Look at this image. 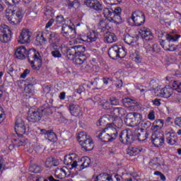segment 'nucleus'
<instances>
[{"label": "nucleus", "instance_id": "nucleus-52", "mask_svg": "<svg viewBox=\"0 0 181 181\" xmlns=\"http://www.w3.org/2000/svg\"><path fill=\"white\" fill-rule=\"evenodd\" d=\"M164 19L169 22H173V21H175V14H173V13H166L164 15Z\"/></svg>", "mask_w": 181, "mask_h": 181}, {"label": "nucleus", "instance_id": "nucleus-20", "mask_svg": "<svg viewBox=\"0 0 181 181\" xmlns=\"http://www.w3.org/2000/svg\"><path fill=\"white\" fill-rule=\"evenodd\" d=\"M91 181H113L112 177L105 173H100L96 177H93Z\"/></svg>", "mask_w": 181, "mask_h": 181}, {"label": "nucleus", "instance_id": "nucleus-43", "mask_svg": "<svg viewBox=\"0 0 181 181\" xmlns=\"http://www.w3.org/2000/svg\"><path fill=\"white\" fill-rule=\"evenodd\" d=\"M112 124L116 128H122L124 125V122L121 117H113Z\"/></svg>", "mask_w": 181, "mask_h": 181}, {"label": "nucleus", "instance_id": "nucleus-60", "mask_svg": "<svg viewBox=\"0 0 181 181\" xmlns=\"http://www.w3.org/2000/svg\"><path fill=\"white\" fill-rule=\"evenodd\" d=\"M45 168H53V161L52 158H48L45 161Z\"/></svg>", "mask_w": 181, "mask_h": 181}, {"label": "nucleus", "instance_id": "nucleus-11", "mask_svg": "<svg viewBox=\"0 0 181 181\" xmlns=\"http://www.w3.org/2000/svg\"><path fill=\"white\" fill-rule=\"evenodd\" d=\"M12 31H11V28L6 25L0 27V42L1 43H8L9 40H11V37H12Z\"/></svg>", "mask_w": 181, "mask_h": 181}, {"label": "nucleus", "instance_id": "nucleus-9", "mask_svg": "<svg viewBox=\"0 0 181 181\" xmlns=\"http://www.w3.org/2000/svg\"><path fill=\"white\" fill-rule=\"evenodd\" d=\"M50 49L52 50L51 54L54 59H61L62 54H66V47L58 45L57 42H54L50 44Z\"/></svg>", "mask_w": 181, "mask_h": 181}, {"label": "nucleus", "instance_id": "nucleus-12", "mask_svg": "<svg viewBox=\"0 0 181 181\" xmlns=\"http://www.w3.org/2000/svg\"><path fill=\"white\" fill-rule=\"evenodd\" d=\"M42 42H47V39L49 42V43H57V42H59V35L57 33L52 32V31H45L42 33Z\"/></svg>", "mask_w": 181, "mask_h": 181}, {"label": "nucleus", "instance_id": "nucleus-26", "mask_svg": "<svg viewBox=\"0 0 181 181\" xmlns=\"http://www.w3.org/2000/svg\"><path fill=\"white\" fill-rule=\"evenodd\" d=\"M67 172H69L67 167L57 168L55 170V177L57 179H64V177L67 175Z\"/></svg>", "mask_w": 181, "mask_h": 181}, {"label": "nucleus", "instance_id": "nucleus-51", "mask_svg": "<svg viewBox=\"0 0 181 181\" xmlns=\"http://www.w3.org/2000/svg\"><path fill=\"white\" fill-rule=\"evenodd\" d=\"M106 121H107V117L105 116L101 117L97 122V126L105 127V125H107Z\"/></svg>", "mask_w": 181, "mask_h": 181}, {"label": "nucleus", "instance_id": "nucleus-24", "mask_svg": "<svg viewBox=\"0 0 181 181\" xmlns=\"http://www.w3.org/2000/svg\"><path fill=\"white\" fill-rule=\"evenodd\" d=\"M66 49L65 54L66 55L67 59H69V60H74V59L78 56L74 46L70 47L69 48L66 47Z\"/></svg>", "mask_w": 181, "mask_h": 181}, {"label": "nucleus", "instance_id": "nucleus-46", "mask_svg": "<svg viewBox=\"0 0 181 181\" xmlns=\"http://www.w3.org/2000/svg\"><path fill=\"white\" fill-rule=\"evenodd\" d=\"M92 101L94 103V104H103L104 101V98L100 95H96L93 98H91Z\"/></svg>", "mask_w": 181, "mask_h": 181}, {"label": "nucleus", "instance_id": "nucleus-63", "mask_svg": "<svg viewBox=\"0 0 181 181\" xmlns=\"http://www.w3.org/2000/svg\"><path fill=\"white\" fill-rule=\"evenodd\" d=\"M110 101L112 105H118V104H119V100H118V99L115 97L110 98Z\"/></svg>", "mask_w": 181, "mask_h": 181}, {"label": "nucleus", "instance_id": "nucleus-8", "mask_svg": "<svg viewBox=\"0 0 181 181\" xmlns=\"http://www.w3.org/2000/svg\"><path fill=\"white\" fill-rule=\"evenodd\" d=\"M23 15H25L23 8L18 7L17 9L12 11V14L8 18V21L10 23L13 25H19L20 22H22V19H23Z\"/></svg>", "mask_w": 181, "mask_h": 181}, {"label": "nucleus", "instance_id": "nucleus-42", "mask_svg": "<svg viewBox=\"0 0 181 181\" xmlns=\"http://www.w3.org/2000/svg\"><path fill=\"white\" fill-rule=\"evenodd\" d=\"M45 138L50 142H57V136L52 130H49Z\"/></svg>", "mask_w": 181, "mask_h": 181}, {"label": "nucleus", "instance_id": "nucleus-53", "mask_svg": "<svg viewBox=\"0 0 181 181\" xmlns=\"http://www.w3.org/2000/svg\"><path fill=\"white\" fill-rule=\"evenodd\" d=\"M42 43H44L43 37H42V34H38L36 35L35 44L36 45V46H42Z\"/></svg>", "mask_w": 181, "mask_h": 181}, {"label": "nucleus", "instance_id": "nucleus-29", "mask_svg": "<svg viewBox=\"0 0 181 181\" xmlns=\"http://www.w3.org/2000/svg\"><path fill=\"white\" fill-rule=\"evenodd\" d=\"M104 42L107 43H114V42H117V36L114 33L107 32L103 35Z\"/></svg>", "mask_w": 181, "mask_h": 181}, {"label": "nucleus", "instance_id": "nucleus-28", "mask_svg": "<svg viewBox=\"0 0 181 181\" xmlns=\"http://www.w3.org/2000/svg\"><path fill=\"white\" fill-rule=\"evenodd\" d=\"M124 122L128 127H135V125H138V123L135 122V117H134V115L132 112L126 115Z\"/></svg>", "mask_w": 181, "mask_h": 181}, {"label": "nucleus", "instance_id": "nucleus-31", "mask_svg": "<svg viewBox=\"0 0 181 181\" xmlns=\"http://www.w3.org/2000/svg\"><path fill=\"white\" fill-rule=\"evenodd\" d=\"M98 36H100V34L95 30H93L87 35L86 40L81 39V40L83 42H88V43H93V42H95V40L98 39Z\"/></svg>", "mask_w": 181, "mask_h": 181}, {"label": "nucleus", "instance_id": "nucleus-36", "mask_svg": "<svg viewBox=\"0 0 181 181\" xmlns=\"http://www.w3.org/2000/svg\"><path fill=\"white\" fill-rule=\"evenodd\" d=\"M141 151L142 148L141 147H130L127 151V153L130 156H136Z\"/></svg>", "mask_w": 181, "mask_h": 181}, {"label": "nucleus", "instance_id": "nucleus-54", "mask_svg": "<svg viewBox=\"0 0 181 181\" xmlns=\"http://www.w3.org/2000/svg\"><path fill=\"white\" fill-rule=\"evenodd\" d=\"M45 16L50 18V16H53V8L50 6H47L45 12Z\"/></svg>", "mask_w": 181, "mask_h": 181}, {"label": "nucleus", "instance_id": "nucleus-18", "mask_svg": "<svg viewBox=\"0 0 181 181\" xmlns=\"http://www.w3.org/2000/svg\"><path fill=\"white\" fill-rule=\"evenodd\" d=\"M127 115V110L123 107H114L110 111V117L122 118V117H125Z\"/></svg>", "mask_w": 181, "mask_h": 181}, {"label": "nucleus", "instance_id": "nucleus-3", "mask_svg": "<svg viewBox=\"0 0 181 181\" xmlns=\"http://www.w3.org/2000/svg\"><path fill=\"white\" fill-rule=\"evenodd\" d=\"M25 56H27L29 63L31 64L33 70H40L42 67V58L40 54L35 49H27Z\"/></svg>", "mask_w": 181, "mask_h": 181}, {"label": "nucleus", "instance_id": "nucleus-30", "mask_svg": "<svg viewBox=\"0 0 181 181\" xmlns=\"http://www.w3.org/2000/svg\"><path fill=\"white\" fill-rule=\"evenodd\" d=\"M177 141L179 139L177 138V134L176 132H170V136L167 138L166 142L168 145H177Z\"/></svg>", "mask_w": 181, "mask_h": 181}, {"label": "nucleus", "instance_id": "nucleus-34", "mask_svg": "<svg viewBox=\"0 0 181 181\" xmlns=\"http://www.w3.org/2000/svg\"><path fill=\"white\" fill-rule=\"evenodd\" d=\"M160 94L164 98H169L173 94V89L172 88H163L160 90Z\"/></svg>", "mask_w": 181, "mask_h": 181}, {"label": "nucleus", "instance_id": "nucleus-44", "mask_svg": "<svg viewBox=\"0 0 181 181\" xmlns=\"http://www.w3.org/2000/svg\"><path fill=\"white\" fill-rule=\"evenodd\" d=\"M75 50L76 52V54L78 55H84V52H86V47L83 45H76L74 46Z\"/></svg>", "mask_w": 181, "mask_h": 181}, {"label": "nucleus", "instance_id": "nucleus-7", "mask_svg": "<svg viewBox=\"0 0 181 181\" xmlns=\"http://www.w3.org/2000/svg\"><path fill=\"white\" fill-rule=\"evenodd\" d=\"M119 141L124 145H131L135 141V135L134 132L130 129H124L121 132L119 135Z\"/></svg>", "mask_w": 181, "mask_h": 181}, {"label": "nucleus", "instance_id": "nucleus-19", "mask_svg": "<svg viewBox=\"0 0 181 181\" xmlns=\"http://www.w3.org/2000/svg\"><path fill=\"white\" fill-rule=\"evenodd\" d=\"M26 47L25 46H20L15 50L14 56L18 60H25L26 59Z\"/></svg>", "mask_w": 181, "mask_h": 181}, {"label": "nucleus", "instance_id": "nucleus-61", "mask_svg": "<svg viewBox=\"0 0 181 181\" xmlns=\"http://www.w3.org/2000/svg\"><path fill=\"white\" fill-rule=\"evenodd\" d=\"M42 112V115H50L52 114V109L50 107H45L44 109H41Z\"/></svg>", "mask_w": 181, "mask_h": 181}, {"label": "nucleus", "instance_id": "nucleus-23", "mask_svg": "<svg viewBox=\"0 0 181 181\" xmlns=\"http://www.w3.org/2000/svg\"><path fill=\"white\" fill-rule=\"evenodd\" d=\"M123 104L125 107L130 108L131 110H135L138 107V102L135 100H132L129 98L123 99Z\"/></svg>", "mask_w": 181, "mask_h": 181}, {"label": "nucleus", "instance_id": "nucleus-41", "mask_svg": "<svg viewBox=\"0 0 181 181\" xmlns=\"http://www.w3.org/2000/svg\"><path fill=\"white\" fill-rule=\"evenodd\" d=\"M29 172H31V173H40L42 172V167L36 164H32L29 167Z\"/></svg>", "mask_w": 181, "mask_h": 181}, {"label": "nucleus", "instance_id": "nucleus-21", "mask_svg": "<svg viewBox=\"0 0 181 181\" xmlns=\"http://www.w3.org/2000/svg\"><path fill=\"white\" fill-rule=\"evenodd\" d=\"M123 104L125 107L130 108L131 110H135L138 107V102L135 100H132L129 98L123 99Z\"/></svg>", "mask_w": 181, "mask_h": 181}, {"label": "nucleus", "instance_id": "nucleus-38", "mask_svg": "<svg viewBox=\"0 0 181 181\" xmlns=\"http://www.w3.org/2000/svg\"><path fill=\"white\" fill-rule=\"evenodd\" d=\"M179 37H180V35L172 33L166 34L165 35L166 40H168L169 43L170 42H177Z\"/></svg>", "mask_w": 181, "mask_h": 181}, {"label": "nucleus", "instance_id": "nucleus-10", "mask_svg": "<svg viewBox=\"0 0 181 181\" xmlns=\"http://www.w3.org/2000/svg\"><path fill=\"white\" fill-rule=\"evenodd\" d=\"M61 33L66 39H75L77 36L76 28L69 25H62Z\"/></svg>", "mask_w": 181, "mask_h": 181}, {"label": "nucleus", "instance_id": "nucleus-33", "mask_svg": "<svg viewBox=\"0 0 181 181\" xmlns=\"http://www.w3.org/2000/svg\"><path fill=\"white\" fill-rule=\"evenodd\" d=\"M160 45L164 49V50L168 51V52H175L176 49H177V46L173 45V44H166L165 40H162L160 42Z\"/></svg>", "mask_w": 181, "mask_h": 181}, {"label": "nucleus", "instance_id": "nucleus-5", "mask_svg": "<svg viewBox=\"0 0 181 181\" xmlns=\"http://www.w3.org/2000/svg\"><path fill=\"white\" fill-rule=\"evenodd\" d=\"M78 139L79 140L80 145L83 151L88 152L93 151L94 148V142L92 138L87 137V134L84 132H81L78 136Z\"/></svg>", "mask_w": 181, "mask_h": 181}, {"label": "nucleus", "instance_id": "nucleus-15", "mask_svg": "<svg viewBox=\"0 0 181 181\" xmlns=\"http://www.w3.org/2000/svg\"><path fill=\"white\" fill-rule=\"evenodd\" d=\"M139 34L141 36L144 40H146V42L153 40V35L152 34L151 29L146 27L141 28L139 31Z\"/></svg>", "mask_w": 181, "mask_h": 181}, {"label": "nucleus", "instance_id": "nucleus-49", "mask_svg": "<svg viewBox=\"0 0 181 181\" xmlns=\"http://www.w3.org/2000/svg\"><path fill=\"white\" fill-rule=\"evenodd\" d=\"M134 118V122L138 124H141V121L142 120V115L138 112H131Z\"/></svg>", "mask_w": 181, "mask_h": 181}, {"label": "nucleus", "instance_id": "nucleus-45", "mask_svg": "<svg viewBox=\"0 0 181 181\" xmlns=\"http://www.w3.org/2000/svg\"><path fill=\"white\" fill-rule=\"evenodd\" d=\"M67 5L69 9L71 8H78L80 3L78 0H68Z\"/></svg>", "mask_w": 181, "mask_h": 181}, {"label": "nucleus", "instance_id": "nucleus-2", "mask_svg": "<svg viewBox=\"0 0 181 181\" xmlns=\"http://www.w3.org/2000/svg\"><path fill=\"white\" fill-rule=\"evenodd\" d=\"M121 12L122 9L120 7L105 8L103 9V15L109 22H114L115 23H121L122 18L121 17Z\"/></svg>", "mask_w": 181, "mask_h": 181}, {"label": "nucleus", "instance_id": "nucleus-50", "mask_svg": "<svg viewBox=\"0 0 181 181\" xmlns=\"http://www.w3.org/2000/svg\"><path fill=\"white\" fill-rule=\"evenodd\" d=\"M123 40L127 45H132V43H134V37L129 35V34H126L124 35V37Z\"/></svg>", "mask_w": 181, "mask_h": 181}, {"label": "nucleus", "instance_id": "nucleus-13", "mask_svg": "<svg viewBox=\"0 0 181 181\" xmlns=\"http://www.w3.org/2000/svg\"><path fill=\"white\" fill-rule=\"evenodd\" d=\"M42 117H43L42 110L38 109L35 110H29L27 119L29 121V122H38V121H40Z\"/></svg>", "mask_w": 181, "mask_h": 181}, {"label": "nucleus", "instance_id": "nucleus-27", "mask_svg": "<svg viewBox=\"0 0 181 181\" xmlns=\"http://www.w3.org/2000/svg\"><path fill=\"white\" fill-rule=\"evenodd\" d=\"M69 111L71 115H74V117H80V115H81V108L78 106V105H69Z\"/></svg>", "mask_w": 181, "mask_h": 181}, {"label": "nucleus", "instance_id": "nucleus-39", "mask_svg": "<svg viewBox=\"0 0 181 181\" xmlns=\"http://www.w3.org/2000/svg\"><path fill=\"white\" fill-rule=\"evenodd\" d=\"M81 162H83V163L79 165L81 168V169H85V168H88V166H90V165L91 164V160L90 159V158L87 156L83 157L81 158Z\"/></svg>", "mask_w": 181, "mask_h": 181}, {"label": "nucleus", "instance_id": "nucleus-6", "mask_svg": "<svg viewBox=\"0 0 181 181\" xmlns=\"http://www.w3.org/2000/svg\"><path fill=\"white\" fill-rule=\"evenodd\" d=\"M127 22L130 26H141L145 23V14L141 11H135L127 19Z\"/></svg>", "mask_w": 181, "mask_h": 181}, {"label": "nucleus", "instance_id": "nucleus-32", "mask_svg": "<svg viewBox=\"0 0 181 181\" xmlns=\"http://www.w3.org/2000/svg\"><path fill=\"white\" fill-rule=\"evenodd\" d=\"M148 136H149V133L148 132V131L142 128L138 129V133L136 134V136L139 141H146V139H148Z\"/></svg>", "mask_w": 181, "mask_h": 181}, {"label": "nucleus", "instance_id": "nucleus-55", "mask_svg": "<svg viewBox=\"0 0 181 181\" xmlns=\"http://www.w3.org/2000/svg\"><path fill=\"white\" fill-rule=\"evenodd\" d=\"M66 22V20L64 19V17L62 15L57 16L56 17V23L58 25H64V23Z\"/></svg>", "mask_w": 181, "mask_h": 181}, {"label": "nucleus", "instance_id": "nucleus-58", "mask_svg": "<svg viewBox=\"0 0 181 181\" xmlns=\"http://www.w3.org/2000/svg\"><path fill=\"white\" fill-rule=\"evenodd\" d=\"M152 125V123H151L150 121H146V122H141V128L142 129H148V128H151Z\"/></svg>", "mask_w": 181, "mask_h": 181}, {"label": "nucleus", "instance_id": "nucleus-16", "mask_svg": "<svg viewBox=\"0 0 181 181\" xmlns=\"http://www.w3.org/2000/svg\"><path fill=\"white\" fill-rule=\"evenodd\" d=\"M18 43H21V45L30 43V31L23 29L18 37Z\"/></svg>", "mask_w": 181, "mask_h": 181}, {"label": "nucleus", "instance_id": "nucleus-25", "mask_svg": "<svg viewBox=\"0 0 181 181\" xmlns=\"http://www.w3.org/2000/svg\"><path fill=\"white\" fill-rule=\"evenodd\" d=\"M98 138L102 141V142H112L114 141L112 137L110 136L107 132H105V129H104L102 132H100L98 134Z\"/></svg>", "mask_w": 181, "mask_h": 181}, {"label": "nucleus", "instance_id": "nucleus-59", "mask_svg": "<svg viewBox=\"0 0 181 181\" xmlns=\"http://www.w3.org/2000/svg\"><path fill=\"white\" fill-rule=\"evenodd\" d=\"M100 105L103 106V108H104V110H110L111 108L110 103H108L107 100L105 99L103 100V103H102Z\"/></svg>", "mask_w": 181, "mask_h": 181}, {"label": "nucleus", "instance_id": "nucleus-40", "mask_svg": "<svg viewBox=\"0 0 181 181\" xmlns=\"http://www.w3.org/2000/svg\"><path fill=\"white\" fill-rule=\"evenodd\" d=\"M87 57L86 55H77L74 60H72L75 64H83L86 62Z\"/></svg>", "mask_w": 181, "mask_h": 181}, {"label": "nucleus", "instance_id": "nucleus-14", "mask_svg": "<svg viewBox=\"0 0 181 181\" xmlns=\"http://www.w3.org/2000/svg\"><path fill=\"white\" fill-rule=\"evenodd\" d=\"M151 142L155 146L159 148L165 144V137L159 132H154L151 136Z\"/></svg>", "mask_w": 181, "mask_h": 181}, {"label": "nucleus", "instance_id": "nucleus-22", "mask_svg": "<svg viewBox=\"0 0 181 181\" xmlns=\"http://www.w3.org/2000/svg\"><path fill=\"white\" fill-rule=\"evenodd\" d=\"M123 104L125 107L130 108L131 110H135L138 107V102L135 100H132L129 98L123 99Z\"/></svg>", "mask_w": 181, "mask_h": 181}, {"label": "nucleus", "instance_id": "nucleus-48", "mask_svg": "<svg viewBox=\"0 0 181 181\" xmlns=\"http://www.w3.org/2000/svg\"><path fill=\"white\" fill-rule=\"evenodd\" d=\"M36 84V79L33 77L28 78L25 80V86L33 87Z\"/></svg>", "mask_w": 181, "mask_h": 181}, {"label": "nucleus", "instance_id": "nucleus-64", "mask_svg": "<svg viewBox=\"0 0 181 181\" xmlns=\"http://www.w3.org/2000/svg\"><path fill=\"white\" fill-rule=\"evenodd\" d=\"M133 60L136 63H141L142 62V57L138 54V53H136L134 57L133 58Z\"/></svg>", "mask_w": 181, "mask_h": 181}, {"label": "nucleus", "instance_id": "nucleus-37", "mask_svg": "<svg viewBox=\"0 0 181 181\" xmlns=\"http://www.w3.org/2000/svg\"><path fill=\"white\" fill-rule=\"evenodd\" d=\"M145 46H146V49L148 52H152V53H159V52H160V47L158 44H154L153 45V46H151L149 45H146Z\"/></svg>", "mask_w": 181, "mask_h": 181}, {"label": "nucleus", "instance_id": "nucleus-17", "mask_svg": "<svg viewBox=\"0 0 181 181\" xmlns=\"http://www.w3.org/2000/svg\"><path fill=\"white\" fill-rule=\"evenodd\" d=\"M85 5L95 11H103V5L100 4L98 0H85Z\"/></svg>", "mask_w": 181, "mask_h": 181}, {"label": "nucleus", "instance_id": "nucleus-56", "mask_svg": "<svg viewBox=\"0 0 181 181\" xmlns=\"http://www.w3.org/2000/svg\"><path fill=\"white\" fill-rule=\"evenodd\" d=\"M5 1L6 5H9L10 6H13V5H16L21 2V0H3Z\"/></svg>", "mask_w": 181, "mask_h": 181}, {"label": "nucleus", "instance_id": "nucleus-47", "mask_svg": "<svg viewBox=\"0 0 181 181\" xmlns=\"http://www.w3.org/2000/svg\"><path fill=\"white\" fill-rule=\"evenodd\" d=\"M173 89L175 90L178 93H181V81H174L173 82Z\"/></svg>", "mask_w": 181, "mask_h": 181}, {"label": "nucleus", "instance_id": "nucleus-35", "mask_svg": "<svg viewBox=\"0 0 181 181\" xmlns=\"http://www.w3.org/2000/svg\"><path fill=\"white\" fill-rule=\"evenodd\" d=\"M105 130L107 131V133L112 137V139L115 141L117 139V136H118V132L116 128L114 127H108L105 128Z\"/></svg>", "mask_w": 181, "mask_h": 181}, {"label": "nucleus", "instance_id": "nucleus-62", "mask_svg": "<svg viewBox=\"0 0 181 181\" xmlns=\"http://www.w3.org/2000/svg\"><path fill=\"white\" fill-rule=\"evenodd\" d=\"M154 175L156 176H159L160 180H162V181L166 180V177H165V175H163V173H160V171H155Z\"/></svg>", "mask_w": 181, "mask_h": 181}, {"label": "nucleus", "instance_id": "nucleus-4", "mask_svg": "<svg viewBox=\"0 0 181 181\" xmlns=\"http://www.w3.org/2000/svg\"><path fill=\"white\" fill-rule=\"evenodd\" d=\"M108 56L113 60L124 59L127 56L125 48L122 45H113L108 49Z\"/></svg>", "mask_w": 181, "mask_h": 181}, {"label": "nucleus", "instance_id": "nucleus-1", "mask_svg": "<svg viewBox=\"0 0 181 181\" xmlns=\"http://www.w3.org/2000/svg\"><path fill=\"white\" fill-rule=\"evenodd\" d=\"M15 131L18 138H13L12 139V145L8 146V149L19 148L20 146H25V145H26V139L23 137V134L26 132V127L25 124L15 125Z\"/></svg>", "mask_w": 181, "mask_h": 181}, {"label": "nucleus", "instance_id": "nucleus-57", "mask_svg": "<svg viewBox=\"0 0 181 181\" xmlns=\"http://www.w3.org/2000/svg\"><path fill=\"white\" fill-rule=\"evenodd\" d=\"M74 158L71 156H65L64 163L65 165H71L73 163Z\"/></svg>", "mask_w": 181, "mask_h": 181}]
</instances>
